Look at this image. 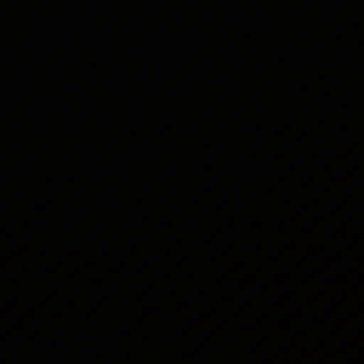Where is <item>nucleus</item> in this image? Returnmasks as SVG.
I'll list each match as a JSON object with an SVG mask.
<instances>
[{
  "label": "nucleus",
  "instance_id": "obj_1",
  "mask_svg": "<svg viewBox=\"0 0 364 364\" xmlns=\"http://www.w3.org/2000/svg\"><path fill=\"white\" fill-rule=\"evenodd\" d=\"M151 3L156 5H163L169 3L170 0H151Z\"/></svg>",
  "mask_w": 364,
  "mask_h": 364
},
{
  "label": "nucleus",
  "instance_id": "obj_2",
  "mask_svg": "<svg viewBox=\"0 0 364 364\" xmlns=\"http://www.w3.org/2000/svg\"><path fill=\"white\" fill-rule=\"evenodd\" d=\"M218 1L223 5H230L234 3L235 0H218Z\"/></svg>",
  "mask_w": 364,
  "mask_h": 364
},
{
  "label": "nucleus",
  "instance_id": "obj_3",
  "mask_svg": "<svg viewBox=\"0 0 364 364\" xmlns=\"http://www.w3.org/2000/svg\"><path fill=\"white\" fill-rule=\"evenodd\" d=\"M246 1H247V4L248 6L250 4V0H246Z\"/></svg>",
  "mask_w": 364,
  "mask_h": 364
}]
</instances>
